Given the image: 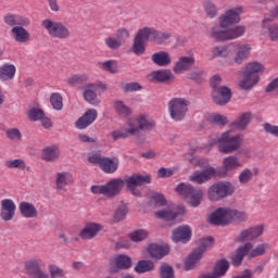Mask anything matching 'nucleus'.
Segmentation results:
<instances>
[{"label":"nucleus","instance_id":"9d476101","mask_svg":"<svg viewBox=\"0 0 278 278\" xmlns=\"http://www.w3.org/2000/svg\"><path fill=\"white\" fill-rule=\"evenodd\" d=\"M236 188L231 182H217L207 189V197L210 201H220V199L233 194Z\"/></svg>","mask_w":278,"mask_h":278},{"label":"nucleus","instance_id":"79ce46f5","mask_svg":"<svg viewBox=\"0 0 278 278\" xmlns=\"http://www.w3.org/2000/svg\"><path fill=\"white\" fill-rule=\"evenodd\" d=\"M249 123H251V113H242L232 122L231 127H235V129H247Z\"/></svg>","mask_w":278,"mask_h":278},{"label":"nucleus","instance_id":"1a4fd4ad","mask_svg":"<svg viewBox=\"0 0 278 278\" xmlns=\"http://www.w3.org/2000/svg\"><path fill=\"white\" fill-rule=\"evenodd\" d=\"M188 105L190 102L184 98H173L168 102V113L173 121L179 122L186 118V114H188Z\"/></svg>","mask_w":278,"mask_h":278},{"label":"nucleus","instance_id":"9b49d317","mask_svg":"<svg viewBox=\"0 0 278 278\" xmlns=\"http://www.w3.org/2000/svg\"><path fill=\"white\" fill-rule=\"evenodd\" d=\"M47 264L40 257H33L24 262V269L27 275H33L35 278H51L47 271L42 270Z\"/></svg>","mask_w":278,"mask_h":278},{"label":"nucleus","instance_id":"e2e57ef3","mask_svg":"<svg viewBox=\"0 0 278 278\" xmlns=\"http://www.w3.org/2000/svg\"><path fill=\"white\" fill-rule=\"evenodd\" d=\"M86 79H88L86 75L75 74L67 78V84H70L71 86H75L77 84L86 81Z\"/></svg>","mask_w":278,"mask_h":278},{"label":"nucleus","instance_id":"09e8293b","mask_svg":"<svg viewBox=\"0 0 278 278\" xmlns=\"http://www.w3.org/2000/svg\"><path fill=\"white\" fill-rule=\"evenodd\" d=\"M212 58H229L231 55V50H229V47H214L212 49Z\"/></svg>","mask_w":278,"mask_h":278},{"label":"nucleus","instance_id":"052dcab7","mask_svg":"<svg viewBox=\"0 0 278 278\" xmlns=\"http://www.w3.org/2000/svg\"><path fill=\"white\" fill-rule=\"evenodd\" d=\"M161 278H175V271L173 267L166 263L162 264L160 267Z\"/></svg>","mask_w":278,"mask_h":278},{"label":"nucleus","instance_id":"bb28decb","mask_svg":"<svg viewBox=\"0 0 278 278\" xmlns=\"http://www.w3.org/2000/svg\"><path fill=\"white\" fill-rule=\"evenodd\" d=\"M262 233H264V226H256V227L243 230L239 235L237 240L238 242H247V240H255V238H260Z\"/></svg>","mask_w":278,"mask_h":278},{"label":"nucleus","instance_id":"bf43d9fd","mask_svg":"<svg viewBox=\"0 0 278 278\" xmlns=\"http://www.w3.org/2000/svg\"><path fill=\"white\" fill-rule=\"evenodd\" d=\"M7 168H18L20 170H25L26 164L22 159L5 161Z\"/></svg>","mask_w":278,"mask_h":278},{"label":"nucleus","instance_id":"603ef678","mask_svg":"<svg viewBox=\"0 0 278 278\" xmlns=\"http://www.w3.org/2000/svg\"><path fill=\"white\" fill-rule=\"evenodd\" d=\"M104 45L108 47V49H111L112 51H116L123 47V42H121V39L115 37H106L104 39Z\"/></svg>","mask_w":278,"mask_h":278},{"label":"nucleus","instance_id":"0e129e2a","mask_svg":"<svg viewBox=\"0 0 278 278\" xmlns=\"http://www.w3.org/2000/svg\"><path fill=\"white\" fill-rule=\"evenodd\" d=\"M208 122L215 123L216 125H227V118L225 117V115L220 114H211L208 116Z\"/></svg>","mask_w":278,"mask_h":278},{"label":"nucleus","instance_id":"58836bf2","mask_svg":"<svg viewBox=\"0 0 278 278\" xmlns=\"http://www.w3.org/2000/svg\"><path fill=\"white\" fill-rule=\"evenodd\" d=\"M134 131H136V129L130 128L127 122L124 127L113 130L111 132V137L113 140H121V138L125 139V138H129V136H134Z\"/></svg>","mask_w":278,"mask_h":278},{"label":"nucleus","instance_id":"de8ad7c7","mask_svg":"<svg viewBox=\"0 0 278 278\" xmlns=\"http://www.w3.org/2000/svg\"><path fill=\"white\" fill-rule=\"evenodd\" d=\"M245 31H247V27L240 26V25L228 28V40H236V38H240L241 36H244Z\"/></svg>","mask_w":278,"mask_h":278},{"label":"nucleus","instance_id":"f704fd0d","mask_svg":"<svg viewBox=\"0 0 278 278\" xmlns=\"http://www.w3.org/2000/svg\"><path fill=\"white\" fill-rule=\"evenodd\" d=\"M152 62L156 64V66H169L173 62L170 54L166 51H160L152 54Z\"/></svg>","mask_w":278,"mask_h":278},{"label":"nucleus","instance_id":"8fccbe9b","mask_svg":"<svg viewBox=\"0 0 278 278\" xmlns=\"http://www.w3.org/2000/svg\"><path fill=\"white\" fill-rule=\"evenodd\" d=\"M130 240L132 242H142V240H147L149 238V231L144 229H138L129 233Z\"/></svg>","mask_w":278,"mask_h":278},{"label":"nucleus","instance_id":"4468645a","mask_svg":"<svg viewBox=\"0 0 278 278\" xmlns=\"http://www.w3.org/2000/svg\"><path fill=\"white\" fill-rule=\"evenodd\" d=\"M235 56L232 60L227 61L228 66H233L235 64H242L244 60H249L251 55V45L249 43H238L235 48Z\"/></svg>","mask_w":278,"mask_h":278},{"label":"nucleus","instance_id":"4c0bfd02","mask_svg":"<svg viewBox=\"0 0 278 278\" xmlns=\"http://www.w3.org/2000/svg\"><path fill=\"white\" fill-rule=\"evenodd\" d=\"M100 168L103 170V173H106L109 175H111L112 173H116V170H118V159L104 157Z\"/></svg>","mask_w":278,"mask_h":278},{"label":"nucleus","instance_id":"ea45409f","mask_svg":"<svg viewBox=\"0 0 278 278\" xmlns=\"http://www.w3.org/2000/svg\"><path fill=\"white\" fill-rule=\"evenodd\" d=\"M264 71H266L264 64L253 61L245 64L243 73H247L248 75H260V73H264Z\"/></svg>","mask_w":278,"mask_h":278},{"label":"nucleus","instance_id":"6e6d98bb","mask_svg":"<svg viewBox=\"0 0 278 278\" xmlns=\"http://www.w3.org/2000/svg\"><path fill=\"white\" fill-rule=\"evenodd\" d=\"M203 8L208 18H214L216 14H218V9L216 8V4L212 1H205L203 3Z\"/></svg>","mask_w":278,"mask_h":278},{"label":"nucleus","instance_id":"774afa93","mask_svg":"<svg viewBox=\"0 0 278 278\" xmlns=\"http://www.w3.org/2000/svg\"><path fill=\"white\" fill-rule=\"evenodd\" d=\"M117 40H121V42H124V40H127L129 38L130 33L127 30V28H119L115 34Z\"/></svg>","mask_w":278,"mask_h":278},{"label":"nucleus","instance_id":"aec40b11","mask_svg":"<svg viewBox=\"0 0 278 278\" xmlns=\"http://www.w3.org/2000/svg\"><path fill=\"white\" fill-rule=\"evenodd\" d=\"M98 116H99V113L97 112L96 109H89L85 112V114H83L81 117H79L75 122V127L77 129H86L97 121Z\"/></svg>","mask_w":278,"mask_h":278},{"label":"nucleus","instance_id":"412c9836","mask_svg":"<svg viewBox=\"0 0 278 278\" xmlns=\"http://www.w3.org/2000/svg\"><path fill=\"white\" fill-rule=\"evenodd\" d=\"M152 260H162L170 253V248L167 244L151 243L146 249Z\"/></svg>","mask_w":278,"mask_h":278},{"label":"nucleus","instance_id":"6e6552de","mask_svg":"<svg viewBox=\"0 0 278 278\" xmlns=\"http://www.w3.org/2000/svg\"><path fill=\"white\" fill-rule=\"evenodd\" d=\"M41 27L46 29L51 38H58L59 40L71 38V30L62 22L46 18L41 22Z\"/></svg>","mask_w":278,"mask_h":278},{"label":"nucleus","instance_id":"37998d69","mask_svg":"<svg viewBox=\"0 0 278 278\" xmlns=\"http://www.w3.org/2000/svg\"><path fill=\"white\" fill-rule=\"evenodd\" d=\"M127 214H129V207L127 204L118 205L113 213V223H121L122 220H125Z\"/></svg>","mask_w":278,"mask_h":278},{"label":"nucleus","instance_id":"2eb2a0df","mask_svg":"<svg viewBox=\"0 0 278 278\" xmlns=\"http://www.w3.org/2000/svg\"><path fill=\"white\" fill-rule=\"evenodd\" d=\"M0 217L8 223L16 216V203L12 199H3L0 202Z\"/></svg>","mask_w":278,"mask_h":278},{"label":"nucleus","instance_id":"dca6fc26","mask_svg":"<svg viewBox=\"0 0 278 278\" xmlns=\"http://www.w3.org/2000/svg\"><path fill=\"white\" fill-rule=\"evenodd\" d=\"M131 268V257L125 254L115 255L111 258L110 273H118V270H127Z\"/></svg>","mask_w":278,"mask_h":278},{"label":"nucleus","instance_id":"b1692460","mask_svg":"<svg viewBox=\"0 0 278 278\" xmlns=\"http://www.w3.org/2000/svg\"><path fill=\"white\" fill-rule=\"evenodd\" d=\"M74 181L73 174L70 172H59L55 175V189L58 192H62V190H65L66 186H71Z\"/></svg>","mask_w":278,"mask_h":278},{"label":"nucleus","instance_id":"5fc2aeb1","mask_svg":"<svg viewBox=\"0 0 278 278\" xmlns=\"http://www.w3.org/2000/svg\"><path fill=\"white\" fill-rule=\"evenodd\" d=\"M114 110L117 112V114H119V116H130L131 114V110L129 106L125 105L123 101H116L114 103Z\"/></svg>","mask_w":278,"mask_h":278},{"label":"nucleus","instance_id":"3c124183","mask_svg":"<svg viewBox=\"0 0 278 278\" xmlns=\"http://www.w3.org/2000/svg\"><path fill=\"white\" fill-rule=\"evenodd\" d=\"M149 199H151L152 205H165L166 204V199L162 193H157L155 191H149L148 192Z\"/></svg>","mask_w":278,"mask_h":278},{"label":"nucleus","instance_id":"e433bc0d","mask_svg":"<svg viewBox=\"0 0 278 278\" xmlns=\"http://www.w3.org/2000/svg\"><path fill=\"white\" fill-rule=\"evenodd\" d=\"M256 84H260V75H251L243 72V79L240 81V88L243 90H251Z\"/></svg>","mask_w":278,"mask_h":278},{"label":"nucleus","instance_id":"13d9d810","mask_svg":"<svg viewBox=\"0 0 278 278\" xmlns=\"http://www.w3.org/2000/svg\"><path fill=\"white\" fill-rule=\"evenodd\" d=\"M48 270L50 273L49 277L50 278H64L66 273L64 269L60 268L58 265H49Z\"/></svg>","mask_w":278,"mask_h":278},{"label":"nucleus","instance_id":"c85d7f7f","mask_svg":"<svg viewBox=\"0 0 278 278\" xmlns=\"http://www.w3.org/2000/svg\"><path fill=\"white\" fill-rule=\"evenodd\" d=\"M23 218H38V208L31 202L23 201L18 205Z\"/></svg>","mask_w":278,"mask_h":278},{"label":"nucleus","instance_id":"4be33fe9","mask_svg":"<svg viewBox=\"0 0 278 278\" xmlns=\"http://www.w3.org/2000/svg\"><path fill=\"white\" fill-rule=\"evenodd\" d=\"M213 101L217 105H227L231 101V89L224 86L213 90Z\"/></svg>","mask_w":278,"mask_h":278},{"label":"nucleus","instance_id":"393cba45","mask_svg":"<svg viewBox=\"0 0 278 278\" xmlns=\"http://www.w3.org/2000/svg\"><path fill=\"white\" fill-rule=\"evenodd\" d=\"M83 97L87 103L97 108L101 105V99L97 96V86L88 84L84 88Z\"/></svg>","mask_w":278,"mask_h":278},{"label":"nucleus","instance_id":"423d86ee","mask_svg":"<svg viewBox=\"0 0 278 278\" xmlns=\"http://www.w3.org/2000/svg\"><path fill=\"white\" fill-rule=\"evenodd\" d=\"M266 251H268V244L266 243H261L255 249H253V244L245 243L233 253L231 257L232 266H240L242 260H244V255H248L250 258L260 257V255H264Z\"/></svg>","mask_w":278,"mask_h":278},{"label":"nucleus","instance_id":"a18cd8bd","mask_svg":"<svg viewBox=\"0 0 278 278\" xmlns=\"http://www.w3.org/2000/svg\"><path fill=\"white\" fill-rule=\"evenodd\" d=\"M99 67L102 71H106V73H118V62H116L115 60H109V61H104L99 63Z\"/></svg>","mask_w":278,"mask_h":278},{"label":"nucleus","instance_id":"f03ea898","mask_svg":"<svg viewBox=\"0 0 278 278\" xmlns=\"http://www.w3.org/2000/svg\"><path fill=\"white\" fill-rule=\"evenodd\" d=\"M162 38H169V35L161 34L153 27L140 28L134 38L131 51L135 55H144V51H147V42L162 45Z\"/></svg>","mask_w":278,"mask_h":278},{"label":"nucleus","instance_id":"f257e3e1","mask_svg":"<svg viewBox=\"0 0 278 278\" xmlns=\"http://www.w3.org/2000/svg\"><path fill=\"white\" fill-rule=\"evenodd\" d=\"M151 181V176L149 175H138L135 174L130 177H128L126 180L123 179H112L110 180L106 186V197H116L121 190L125 187V184L132 192L135 197H141L140 190H138V186H144V184H149Z\"/></svg>","mask_w":278,"mask_h":278},{"label":"nucleus","instance_id":"0eeeda50","mask_svg":"<svg viewBox=\"0 0 278 278\" xmlns=\"http://www.w3.org/2000/svg\"><path fill=\"white\" fill-rule=\"evenodd\" d=\"M212 247H214V238L207 237L204 239H200L198 241V249H195L185 261V270H192V268L197 266L201 257H203V253H205L207 249H212Z\"/></svg>","mask_w":278,"mask_h":278},{"label":"nucleus","instance_id":"69168bd1","mask_svg":"<svg viewBox=\"0 0 278 278\" xmlns=\"http://www.w3.org/2000/svg\"><path fill=\"white\" fill-rule=\"evenodd\" d=\"M3 21L5 25H9V27H16L17 25V15L8 13L7 15L3 16Z\"/></svg>","mask_w":278,"mask_h":278},{"label":"nucleus","instance_id":"f3484780","mask_svg":"<svg viewBox=\"0 0 278 278\" xmlns=\"http://www.w3.org/2000/svg\"><path fill=\"white\" fill-rule=\"evenodd\" d=\"M184 214H186V207L177 206L159 211L155 213V216L163 220H177V218H179V216H184Z\"/></svg>","mask_w":278,"mask_h":278},{"label":"nucleus","instance_id":"cd10ccee","mask_svg":"<svg viewBox=\"0 0 278 278\" xmlns=\"http://www.w3.org/2000/svg\"><path fill=\"white\" fill-rule=\"evenodd\" d=\"M228 27L229 26H223L219 22V24L214 25L211 28V38H213V40H216L217 42H225L228 39Z\"/></svg>","mask_w":278,"mask_h":278},{"label":"nucleus","instance_id":"338daca9","mask_svg":"<svg viewBox=\"0 0 278 278\" xmlns=\"http://www.w3.org/2000/svg\"><path fill=\"white\" fill-rule=\"evenodd\" d=\"M123 88L125 92H138L142 90V85L140 83H128Z\"/></svg>","mask_w":278,"mask_h":278},{"label":"nucleus","instance_id":"f8f14e48","mask_svg":"<svg viewBox=\"0 0 278 278\" xmlns=\"http://www.w3.org/2000/svg\"><path fill=\"white\" fill-rule=\"evenodd\" d=\"M244 14L243 7H236L225 11L219 17L218 23L222 27H231V25H238L240 23V15Z\"/></svg>","mask_w":278,"mask_h":278},{"label":"nucleus","instance_id":"864d4df0","mask_svg":"<svg viewBox=\"0 0 278 278\" xmlns=\"http://www.w3.org/2000/svg\"><path fill=\"white\" fill-rule=\"evenodd\" d=\"M7 138L9 140H12V142H21L23 140V135L21 134V130L18 128H8L5 130Z\"/></svg>","mask_w":278,"mask_h":278},{"label":"nucleus","instance_id":"a211bd4d","mask_svg":"<svg viewBox=\"0 0 278 278\" xmlns=\"http://www.w3.org/2000/svg\"><path fill=\"white\" fill-rule=\"evenodd\" d=\"M261 34L263 36H266V34H268L270 40H273L274 42L278 40V25L273 23V18H270L268 14L265 15L262 22Z\"/></svg>","mask_w":278,"mask_h":278},{"label":"nucleus","instance_id":"4d7b16f0","mask_svg":"<svg viewBox=\"0 0 278 278\" xmlns=\"http://www.w3.org/2000/svg\"><path fill=\"white\" fill-rule=\"evenodd\" d=\"M50 103L53 110L60 111L64 108V103L62 102V96L58 92H54L50 96Z\"/></svg>","mask_w":278,"mask_h":278},{"label":"nucleus","instance_id":"20e7f679","mask_svg":"<svg viewBox=\"0 0 278 278\" xmlns=\"http://www.w3.org/2000/svg\"><path fill=\"white\" fill-rule=\"evenodd\" d=\"M214 144H217L219 153H233L235 151H238L240 147H242V136H231V130H227L220 137L211 139L207 151H210Z\"/></svg>","mask_w":278,"mask_h":278},{"label":"nucleus","instance_id":"473e14b6","mask_svg":"<svg viewBox=\"0 0 278 278\" xmlns=\"http://www.w3.org/2000/svg\"><path fill=\"white\" fill-rule=\"evenodd\" d=\"M242 166H244V164H242V162H240V160L236 155H230L223 160V169L225 170V173L238 170V168H242Z\"/></svg>","mask_w":278,"mask_h":278},{"label":"nucleus","instance_id":"72a5a7b5","mask_svg":"<svg viewBox=\"0 0 278 278\" xmlns=\"http://www.w3.org/2000/svg\"><path fill=\"white\" fill-rule=\"evenodd\" d=\"M58 157H60V148L58 146H49L41 151V160L43 162H55Z\"/></svg>","mask_w":278,"mask_h":278},{"label":"nucleus","instance_id":"c03bdc74","mask_svg":"<svg viewBox=\"0 0 278 278\" xmlns=\"http://www.w3.org/2000/svg\"><path fill=\"white\" fill-rule=\"evenodd\" d=\"M227 270H229V262L227 260H219L215 264L213 275L220 278L225 275V273H227Z\"/></svg>","mask_w":278,"mask_h":278},{"label":"nucleus","instance_id":"a19ab883","mask_svg":"<svg viewBox=\"0 0 278 278\" xmlns=\"http://www.w3.org/2000/svg\"><path fill=\"white\" fill-rule=\"evenodd\" d=\"M151 270H155V263L152 261L141 260L135 266V273H138V275L151 273Z\"/></svg>","mask_w":278,"mask_h":278},{"label":"nucleus","instance_id":"7ed1b4c3","mask_svg":"<svg viewBox=\"0 0 278 278\" xmlns=\"http://www.w3.org/2000/svg\"><path fill=\"white\" fill-rule=\"evenodd\" d=\"M247 220V213L231 207H218L208 216L211 225L225 227L233 223H244Z\"/></svg>","mask_w":278,"mask_h":278},{"label":"nucleus","instance_id":"c9c22d12","mask_svg":"<svg viewBox=\"0 0 278 278\" xmlns=\"http://www.w3.org/2000/svg\"><path fill=\"white\" fill-rule=\"evenodd\" d=\"M11 34L16 42H28L30 35L27 29L23 28V26H14L11 29Z\"/></svg>","mask_w":278,"mask_h":278},{"label":"nucleus","instance_id":"5701e85b","mask_svg":"<svg viewBox=\"0 0 278 278\" xmlns=\"http://www.w3.org/2000/svg\"><path fill=\"white\" fill-rule=\"evenodd\" d=\"M194 55L180 56L178 61L174 64L173 72L176 73V75H181V73L190 71V68L194 66Z\"/></svg>","mask_w":278,"mask_h":278},{"label":"nucleus","instance_id":"7c9ffc66","mask_svg":"<svg viewBox=\"0 0 278 278\" xmlns=\"http://www.w3.org/2000/svg\"><path fill=\"white\" fill-rule=\"evenodd\" d=\"M150 77L153 81H159L161 84L175 81V75L170 70H160V71L152 72L150 74Z\"/></svg>","mask_w":278,"mask_h":278},{"label":"nucleus","instance_id":"39448f33","mask_svg":"<svg viewBox=\"0 0 278 278\" xmlns=\"http://www.w3.org/2000/svg\"><path fill=\"white\" fill-rule=\"evenodd\" d=\"M176 192L190 205L191 207H199L203 201V190L197 189L190 184L180 182L176 187Z\"/></svg>","mask_w":278,"mask_h":278},{"label":"nucleus","instance_id":"c756f323","mask_svg":"<svg viewBox=\"0 0 278 278\" xmlns=\"http://www.w3.org/2000/svg\"><path fill=\"white\" fill-rule=\"evenodd\" d=\"M102 227L96 223H89L85 226V228L79 232V237L83 240H92L101 231Z\"/></svg>","mask_w":278,"mask_h":278},{"label":"nucleus","instance_id":"680f3d73","mask_svg":"<svg viewBox=\"0 0 278 278\" xmlns=\"http://www.w3.org/2000/svg\"><path fill=\"white\" fill-rule=\"evenodd\" d=\"M45 116L42 109L33 108L28 111L29 121H40Z\"/></svg>","mask_w":278,"mask_h":278},{"label":"nucleus","instance_id":"a878e982","mask_svg":"<svg viewBox=\"0 0 278 278\" xmlns=\"http://www.w3.org/2000/svg\"><path fill=\"white\" fill-rule=\"evenodd\" d=\"M192 230L188 226H180L173 231L172 240L174 242H190Z\"/></svg>","mask_w":278,"mask_h":278},{"label":"nucleus","instance_id":"ddd939ff","mask_svg":"<svg viewBox=\"0 0 278 278\" xmlns=\"http://www.w3.org/2000/svg\"><path fill=\"white\" fill-rule=\"evenodd\" d=\"M128 127L135 129L134 135H136L138 131H149V129H153L155 122L147 117V115H139L128 119Z\"/></svg>","mask_w":278,"mask_h":278},{"label":"nucleus","instance_id":"6ab92c4d","mask_svg":"<svg viewBox=\"0 0 278 278\" xmlns=\"http://www.w3.org/2000/svg\"><path fill=\"white\" fill-rule=\"evenodd\" d=\"M216 176V168L213 166L207 167L206 169H203L202 172H194L189 176V180H191L193 184H205L206 181H210L213 177Z\"/></svg>","mask_w":278,"mask_h":278},{"label":"nucleus","instance_id":"2f4dec72","mask_svg":"<svg viewBox=\"0 0 278 278\" xmlns=\"http://www.w3.org/2000/svg\"><path fill=\"white\" fill-rule=\"evenodd\" d=\"M16 77V66L5 63L0 66V81H12Z\"/></svg>","mask_w":278,"mask_h":278},{"label":"nucleus","instance_id":"49530a36","mask_svg":"<svg viewBox=\"0 0 278 278\" xmlns=\"http://www.w3.org/2000/svg\"><path fill=\"white\" fill-rule=\"evenodd\" d=\"M254 175H257V172L255 169L253 172L250 168H244L240 172L238 176L239 182H241L242 185L249 184V181L253 179Z\"/></svg>","mask_w":278,"mask_h":278}]
</instances>
